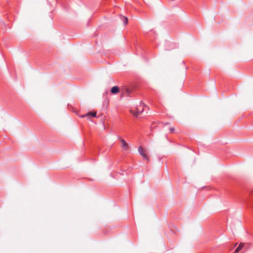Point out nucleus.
Returning a JSON list of instances; mask_svg holds the SVG:
<instances>
[{"instance_id": "f257e3e1", "label": "nucleus", "mask_w": 253, "mask_h": 253, "mask_svg": "<svg viewBox=\"0 0 253 253\" xmlns=\"http://www.w3.org/2000/svg\"><path fill=\"white\" fill-rule=\"evenodd\" d=\"M142 107V109L141 110L140 109V108H137L136 109V110L132 111L131 110L130 112L135 117H137L139 115H140L143 111L144 108H147V106L142 102H140V107Z\"/></svg>"}, {"instance_id": "f03ea898", "label": "nucleus", "mask_w": 253, "mask_h": 253, "mask_svg": "<svg viewBox=\"0 0 253 253\" xmlns=\"http://www.w3.org/2000/svg\"><path fill=\"white\" fill-rule=\"evenodd\" d=\"M118 139H119L122 143V148L124 150L127 151L129 149V145L128 143L123 138H122L120 136L118 137Z\"/></svg>"}, {"instance_id": "7ed1b4c3", "label": "nucleus", "mask_w": 253, "mask_h": 253, "mask_svg": "<svg viewBox=\"0 0 253 253\" xmlns=\"http://www.w3.org/2000/svg\"><path fill=\"white\" fill-rule=\"evenodd\" d=\"M138 151L140 155L143 157V158L149 162L150 161L149 158L145 154L143 149L141 146H139L138 148Z\"/></svg>"}, {"instance_id": "20e7f679", "label": "nucleus", "mask_w": 253, "mask_h": 253, "mask_svg": "<svg viewBox=\"0 0 253 253\" xmlns=\"http://www.w3.org/2000/svg\"><path fill=\"white\" fill-rule=\"evenodd\" d=\"M119 88L117 86H115L111 88V92L112 94H116L119 92Z\"/></svg>"}, {"instance_id": "39448f33", "label": "nucleus", "mask_w": 253, "mask_h": 253, "mask_svg": "<svg viewBox=\"0 0 253 253\" xmlns=\"http://www.w3.org/2000/svg\"><path fill=\"white\" fill-rule=\"evenodd\" d=\"M90 116H92L93 117H95L96 116V112H90L88 113L87 114H86L85 115L82 116V118H84V117H89Z\"/></svg>"}, {"instance_id": "423d86ee", "label": "nucleus", "mask_w": 253, "mask_h": 253, "mask_svg": "<svg viewBox=\"0 0 253 253\" xmlns=\"http://www.w3.org/2000/svg\"><path fill=\"white\" fill-rule=\"evenodd\" d=\"M244 245L242 243H241L239 246L236 249L235 251V253H238L243 247Z\"/></svg>"}, {"instance_id": "0eeeda50", "label": "nucleus", "mask_w": 253, "mask_h": 253, "mask_svg": "<svg viewBox=\"0 0 253 253\" xmlns=\"http://www.w3.org/2000/svg\"><path fill=\"white\" fill-rule=\"evenodd\" d=\"M122 20L123 21V22L124 23L125 25H126L127 22H128V20H127V18L126 17H123V19H122Z\"/></svg>"}, {"instance_id": "6e6552de", "label": "nucleus", "mask_w": 253, "mask_h": 253, "mask_svg": "<svg viewBox=\"0 0 253 253\" xmlns=\"http://www.w3.org/2000/svg\"><path fill=\"white\" fill-rule=\"evenodd\" d=\"M174 130H175V129H174V128H173V127H170V128H169V130H170V131L171 132H173L174 131Z\"/></svg>"}, {"instance_id": "1a4fd4ad", "label": "nucleus", "mask_w": 253, "mask_h": 253, "mask_svg": "<svg viewBox=\"0 0 253 253\" xmlns=\"http://www.w3.org/2000/svg\"><path fill=\"white\" fill-rule=\"evenodd\" d=\"M126 91L127 93V95H128L130 93V90L128 88H126Z\"/></svg>"}]
</instances>
